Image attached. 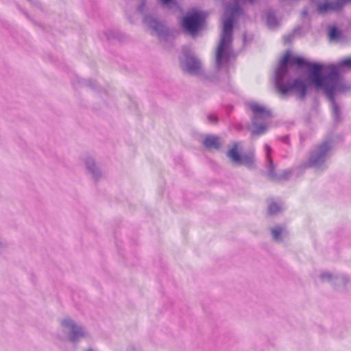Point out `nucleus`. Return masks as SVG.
Segmentation results:
<instances>
[{"instance_id":"17","label":"nucleus","mask_w":351,"mask_h":351,"mask_svg":"<svg viewBox=\"0 0 351 351\" xmlns=\"http://www.w3.org/2000/svg\"><path fill=\"white\" fill-rule=\"evenodd\" d=\"M265 150L267 152V160H268V161L269 162V171H270V174L273 175L274 170V166L272 160H271V157L269 156V153L271 152V148L269 147V146L265 145Z\"/></svg>"},{"instance_id":"18","label":"nucleus","mask_w":351,"mask_h":351,"mask_svg":"<svg viewBox=\"0 0 351 351\" xmlns=\"http://www.w3.org/2000/svg\"><path fill=\"white\" fill-rule=\"evenodd\" d=\"M266 22H276L278 20L276 14L273 11L267 12L265 14Z\"/></svg>"},{"instance_id":"25","label":"nucleus","mask_w":351,"mask_h":351,"mask_svg":"<svg viewBox=\"0 0 351 351\" xmlns=\"http://www.w3.org/2000/svg\"><path fill=\"white\" fill-rule=\"evenodd\" d=\"M86 351H92V350H86Z\"/></svg>"},{"instance_id":"20","label":"nucleus","mask_w":351,"mask_h":351,"mask_svg":"<svg viewBox=\"0 0 351 351\" xmlns=\"http://www.w3.org/2000/svg\"><path fill=\"white\" fill-rule=\"evenodd\" d=\"M265 130L266 128L264 125H261L260 127H258V129L254 130L252 131V133L254 134H262L265 132Z\"/></svg>"},{"instance_id":"11","label":"nucleus","mask_w":351,"mask_h":351,"mask_svg":"<svg viewBox=\"0 0 351 351\" xmlns=\"http://www.w3.org/2000/svg\"><path fill=\"white\" fill-rule=\"evenodd\" d=\"M203 145L208 149L213 150L219 149L220 143L217 136L209 135L204 138Z\"/></svg>"},{"instance_id":"21","label":"nucleus","mask_w":351,"mask_h":351,"mask_svg":"<svg viewBox=\"0 0 351 351\" xmlns=\"http://www.w3.org/2000/svg\"><path fill=\"white\" fill-rule=\"evenodd\" d=\"M208 119L210 123H216L217 122V118L215 115H208Z\"/></svg>"},{"instance_id":"2","label":"nucleus","mask_w":351,"mask_h":351,"mask_svg":"<svg viewBox=\"0 0 351 351\" xmlns=\"http://www.w3.org/2000/svg\"><path fill=\"white\" fill-rule=\"evenodd\" d=\"M234 23H223L215 53V64L218 68L226 65L234 58L232 51Z\"/></svg>"},{"instance_id":"10","label":"nucleus","mask_w":351,"mask_h":351,"mask_svg":"<svg viewBox=\"0 0 351 351\" xmlns=\"http://www.w3.org/2000/svg\"><path fill=\"white\" fill-rule=\"evenodd\" d=\"M183 69L188 72L197 71L200 68L199 62L194 57H187L184 62Z\"/></svg>"},{"instance_id":"16","label":"nucleus","mask_w":351,"mask_h":351,"mask_svg":"<svg viewBox=\"0 0 351 351\" xmlns=\"http://www.w3.org/2000/svg\"><path fill=\"white\" fill-rule=\"evenodd\" d=\"M282 208L276 202H272L268 206V214L270 215H276L280 212Z\"/></svg>"},{"instance_id":"23","label":"nucleus","mask_w":351,"mask_h":351,"mask_svg":"<svg viewBox=\"0 0 351 351\" xmlns=\"http://www.w3.org/2000/svg\"><path fill=\"white\" fill-rule=\"evenodd\" d=\"M302 14L303 16L306 15V14H307V11H306V10H303V11H302Z\"/></svg>"},{"instance_id":"1","label":"nucleus","mask_w":351,"mask_h":351,"mask_svg":"<svg viewBox=\"0 0 351 351\" xmlns=\"http://www.w3.org/2000/svg\"><path fill=\"white\" fill-rule=\"evenodd\" d=\"M295 65L298 68L306 67L309 70L311 80L317 89H324L325 93H331L338 80L337 66H328V73L324 77L321 75L322 66L317 63H311L300 56H293L287 51L280 60V66L286 71L288 64Z\"/></svg>"},{"instance_id":"15","label":"nucleus","mask_w":351,"mask_h":351,"mask_svg":"<svg viewBox=\"0 0 351 351\" xmlns=\"http://www.w3.org/2000/svg\"><path fill=\"white\" fill-rule=\"evenodd\" d=\"M341 36V32L335 26L330 27L328 37L331 41L337 40Z\"/></svg>"},{"instance_id":"9","label":"nucleus","mask_w":351,"mask_h":351,"mask_svg":"<svg viewBox=\"0 0 351 351\" xmlns=\"http://www.w3.org/2000/svg\"><path fill=\"white\" fill-rule=\"evenodd\" d=\"M205 23H182V30L189 35L195 36L204 28Z\"/></svg>"},{"instance_id":"19","label":"nucleus","mask_w":351,"mask_h":351,"mask_svg":"<svg viewBox=\"0 0 351 351\" xmlns=\"http://www.w3.org/2000/svg\"><path fill=\"white\" fill-rule=\"evenodd\" d=\"M282 232V229L280 227L274 228L272 230V234L275 240H278Z\"/></svg>"},{"instance_id":"22","label":"nucleus","mask_w":351,"mask_h":351,"mask_svg":"<svg viewBox=\"0 0 351 351\" xmlns=\"http://www.w3.org/2000/svg\"><path fill=\"white\" fill-rule=\"evenodd\" d=\"M162 1V3L163 4H165V5H168L170 2H171V0H160Z\"/></svg>"},{"instance_id":"6","label":"nucleus","mask_w":351,"mask_h":351,"mask_svg":"<svg viewBox=\"0 0 351 351\" xmlns=\"http://www.w3.org/2000/svg\"><path fill=\"white\" fill-rule=\"evenodd\" d=\"M330 66H337L338 69V81L334 88H332V90L331 91V93H326V95L330 99H333V95L336 91H341L343 90V86L341 83L340 76H339V72L340 70L343 67H348L351 68V57L344 58L339 61L337 65L335 64H331Z\"/></svg>"},{"instance_id":"24","label":"nucleus","mask_w":351,"mask_h":351,"mask_svg":"<svg viewBox=\"0 0 351 351\" xmlns=\"http://www.w3.org/2000/svg\"><path fill=\"white\" fill-rule=\"evenodd\" d=\"M334 110H337V106H334Z\"/></svg>"},{"instance_id":"14","label":"nucleus","mask_w":351,"mask_h":351,"mask_svg":"<svg viewBox=\"0 0 351 351\" xmlns=\"http://www.w3.org/2000/svg\"><path fill=\"white\" fill-rule=\"evenodd\" d=\"M239 12H240V10L237 6L232 8H228L226 10V12L231 13L232 16L229 19L224 20L222 22H228V23L234 22L235 20L238 19L236 16H237V15H238L239 14Z\"/></svg>"},{"instance_id":"8","label":"nucleus","mask_w":351,"mask_h":351,"mask_svg":"<svg viewBox=\"0 0 351 351\" xmlns=\"http://www.w3.org/2000/svg\"><path fill=\"white\" fill-rule=\"evenodd\" d=\"M62 324L64 327L69 328L71 332V339L75 341L77 337L84 335L83 330L82 328L77 326L75 323L70 319H64Z\"/></svg>"},{"instance_id":"7","label":"nucleus","mask_w":351,"mask_h":351,"mask_svg":"<svg viewBox=\"0 0 351 351\" xmlns=\"http://www.w3.org/2000/svg\"><path fill=\"white\" fill-rule=\"evenodd\" d=\"M206 19V14L200 10H192L183 18L182 22H204Z\"/></svg>"},{"instance_id":"13","label":"nucleus","mask_w":351,"mask_h":351,"mask_svg":"<svg viewBox=\"0 0 351 351\" xmlns=\"http://www.w3.org/2000/svg\"><path fill=\"white\" fill-rule=\"evenodd\" d=\"M328 150V147L326 145H322L319 147V152L316 156H311L309 162L311 165H315L318 160H322L324 156V154Z\"/></svg>"},{"instance_id":"4","label":"nucleus","mask_w":351,"mask_h":351,"mask_svg":"<svg viewBox=\"0 0 351 351\" xmlns=\"http://www.w3.org/2000/svg\"><path fill=\"white\" fill-rule=\"evenodd\" d=\"M317 8V11L320 14L328 13L340 10L345 3L350 2L351 0H337L329 1L326 0H311Z\"/></svg>"},{"instance_id":"12","label":"nucleus","mask_w":351,"mask_h":351,"mask_svg":"<svg viewBox=\"0 0 351 351\" xmlns=\"http://www.w3.org/2000/svg\"><path fill=\"white\" fill-rule=\"evenodd\" d=\"M250 109L252 112L257 115H263L265 117H270V112L267 110L265 107L253 103L250 104Z\"/></svg>"},{"instance_id":"5","label":"nucleus","mask_w":351,"mask_h":351,"mask_svg":"<svg viewBox=\"0 0 351 351\" xmlns=\"http://www.w3.org/2000/svg\"><path fill=\"white\" fill-rule=\"evenodd\" d=\"M227 155L234 162L237 164H243L248 167L252 166L254 161V154L253 153L245 154L242 156L239 154V143H237L232 145Z\"/></svg>"},{"instance_id":"3","label":"nucleus","mask_w":351,"mask_h":351,"mask_svg":"<svg viewBox=\"0 0 351 351\" xmlns=\"http://www.w3.org/2000/svg\"><path fill=\"white\" fill-rule=\"evenodd\" d=\"M278 90L282 95H285L291 91H295L298 97L300 99H303L306 95L307 85L302 80L297 79L293 82L282 84H279L278 85Z\"/></svg>"}]
</instances>
